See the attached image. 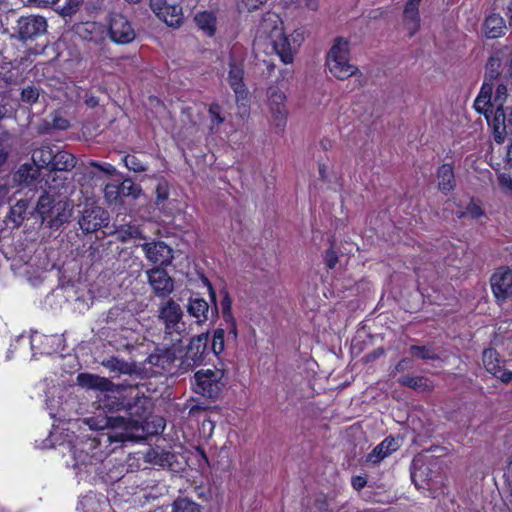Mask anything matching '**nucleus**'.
<instances>
[{
  "label": "nucleus",
  "instance_id": "f257e3e1",
  "mask_svg": "<svg viewBox=\"0 0 512 512\" xmlns=\"http://www.w3.org/2000/svg\"><path fill=\"white\" fill-rule=\"evenodd\" d=\"M500 66L499 56L489 57L485 81L473 104L474 109L485 116L497 143H503L512 134V96L508 95L504 84H498L493 95V85L487 81L488 78L493 80L500 75Z\"/></svg>",
  "mask_w": 512,
  "mask_h": 512
},
{
  "label": "nucleus",
  "instance_id": "f03ea898",
  "mask_svg": "<svg viewBox=\"0 0 512 512\" xmlns=\"http://www.w3.org/2000/svg\"><path fill=\"white\" fill-rule=\"evenodd\" d=\"M100 413L85 420L86 424L94 430L112 429L116 432L109 436L110 442L134 441L141 437L143 427L137 420L122 416H109L108 413L120 411L125 408L122 399L114 395H104L98 399Z\"/></svg>",
  "mask_w": 512,
  "mask_h": 512
},
{
  "label": "nucleus",
  "instance_id": "7ed1b4c3",
  "mask_svg": "<svg viewBox=\"0 0 512 512\" xmlns=\"http://www.w3.org/2000/svg\"><path fill=\"white\" fill-rule=\"evenodd\" d=\"M261 34L269 40L273 50L285 64L293 62L294 53L300 45L302 37L299 33L292 35V40L284 33L283 23L275 13H266L259 26Z\"/></svg>",
  "mask_w": 512,
  "mask_h": 512
},
{
  "label": "nucleus",
  "instance_id": "20e7f679",
  "mask_svg": "<svg viewBox=\"0 0 512 512\" xmlns=\"http://www.w3.org/2000/svg\"><path fill=\"white\" fill-rule=\"evenodd\" d=\"M326 64L330 73L340 80H345L358 71V68L350 63V45L343 37L335 39L327 54Z\"/></svg>",
  "mask_w": 512,
  "mask_h": 512
},
{
  "label": "nucleus",
  "instance_id": "39448f33",
  "mask_svg": "<svg viewBox=\"0 0 512 512\" xmlns=\"http://www.w3.org/2000/svg\"><path fill=\"white\" fill-rule=\"evenodd\" d=\"M183 316L181 306L172 298L161 302L158 307V319L164 326L165 335L170 336L173 342H180L186 335Z\"/></svg>",
  "mask_w": 512,
  "mask_h": 512
},
{
  "label": "nucleus",
  "instance_id": "423d86ee",
  "mask_svg": "<svg viewBox=\"0 0 512 512\" xmlns=\"http://www.w3.org/2000/svg\"><path fill=\"white\" fill-rule=\"evenodd\" d=\"M36 210L42 222L57 229L71 217L72 205L66 200L55 201L50 195L43 194L38 199Z\"/></svg>",
  "mask_w": 512,
  "mask_h": 512
},
{
  "label": "nucleus",
  "instance_id": "0eeeda50",
  "mask_svg": "<svg viewBox=\"0 0 512 512\" xmlns=\"http://www.w3.org/2000/svg\"><path fill=\"white\" fill-rule=\"evenodd\" d=\"M224 372L220 369H201L194 375L195 391L204 397L216 399L220 396L225 383Z\"/></svg>",
  "mask_w": 512,
  "mask_h": 512
},
{
  "label": "nucleus",
  "instance_id": "6e6552de",
  "mask_svg": "<svg viewBox=\"0 0 512 512\" xmlns=\"http://www.w3.org/2000/svg\"><path fill=\"white\" fill-rule=\"evenodd\" d=\"M47 26V21L42 16L33 14L21 16L14 28L15 37L22 42L35 40L46 33Z\"/></svg>",
  "mask_w": 512,
  "mask_h": 512
},
{
  "label": "nucleus",
  "instance_id": "1a4fd4ad",
  "mask_svg": "<svg viewBox=\"0 0 512 512\" xmlns=\"http://www.w3.org/2000/svg\"><path fill=\"white\" fill-rule=\"evenodd\" d=\"M267 105L270 119L273 125L279 130H283L287 120L286 95L278 87L272 86L267 91Z\"/></svg>",
  "mask_w": 512,
  "mask_h": 512
},
{
  "label": "nucleus",
  "instance_id": "9d476101",
  "mask_svg": "<svg viewBox=\"0 0 512 512\" xmlns=\"http://www.w3.org/2000/svg\"><path fill=\"white\" fill-rule=\"evenodd\" d=\"M108 221L109 214L107 211L94 203H87L78 223L83 232L93 233L107 226Z\"/></svg>",
  "mask_w": 512,
  "mask_h": 512
},
{
  "label": "nucleus",
  "instance_id": "9b49d317",
  "mask_svg": "<svg viewBox=\"0 0 512 512\" xmlns=\"http://www.w3.org/2000/svg\"><path fill=\"white\" fill-rule=\"evenodd\" d=\"M107 34L111 41L122 45L131 43L136 37L132 24L121 14H112L110 16Z\"/></svg>",
  "mask_w": 512,
  "mask_h": 512
},
{
  "label": "nucleus",
  "instance_id": "f8f14e48",
  "mask_svg": "<svg viewBox=\"0 0 512 512\" xmlns=\"http://www.w3.org/2000/svg\"><path fill=\"white\" fill-rule=\"evenodd\" d=\"M150 8L169 27H179L184 19L182 7L167 0H150Z\"/></svg>",
  "mask_w": 512,
  "mask_h": 512
},
{
  "label": "nucleus",
  "instance_id": "ddd939ff",
  "mask_svg": "<svg viewBox=\"0 0 512 512\" xmlns=\"http://www.w3.org/2000/svg\"><path fill=\"white\" fill-rule=\"evenodd\" d=\"M148 284L153 293L159 298L168 297L174 290V280L162 268H152L146 271Z\"/></svg>",
  "mask_w": 512,
  "mask_h": 512
},
{
  "label": "nucleus",
  "instance_id": "4468645a",
  "mask_svg": "<svg viewBox=\"0 0 512 512\" xmlns=\"http://www.w3.org/2000/svg\"><path fill=\"white\" fill-rule=\"evenodd\" d=\"M229 71H228V82L230 87L233 89L236 97L244 98L247 94L246 86L243 81L244 77V66L243 59L236 56V51L233 50L229 57Z\"/></svg>",
  "mask_w": 512,
  "mask_h": 512
},
{
  "label": "nucleus",
  "instance_id": "2eb2a0df",
  "mask_svg": "<svg viewBox=\"0 0 512 512\" xmlns=\"http://www.w3.org/2000/svg\"><path fill=\"white\" fill-rule=\"evenodd\" d=\"M208 340V333H202L190 340L182 360V364L186 368H193L194 366L200 365L203 362Z\"/></svg>",
  "mask_w": 512,
  "mask_h": 512
},
{
  "label": "nucleus",
  "instance_id": "dca6fc26",
  "mask_svg": "<svg viewBox=\"0 0 512 512\" xmlns=\"http://www.w3.org/2000/svg\"><path fill=\"white\" fill-rule=\"evenodd\" d=\"M491 287L498 301L506 300L512 295V271L507 267H501L491 277Z\"/></svg>",
  "mask_w": 512,
  "mask_h": 512
},
{
  "label": "nucleus",
  "instance_id": "f3484780",
  "mask_svg": "<svg viewBox=\"0 0 512 512\" xmlns=\"http://www.w3.org/2000/svg\"><path fill=\"white\" fill-rule=\"evenodd\" d=\"M141 247L146 258L154 264L167 266L173 259L172 248L162 241L147 242Z\"/></svg>",
  "mask_w": 512,
  "mask_h": 512
},
{
  "label": "nucleus",
  "instance_id": "a211bd4d",
  "mask_svg": "<svg viewBox=\"0 0 512 512\" xmlns=\"http://www.w3.org/2000/svg\"><path fill=\"white\" fill-rule=\"evenodd\" d=\"M437 475L436 464L427 463L420 459L413 461L411 479L417 488L425 489Z\"/></svg>",
  "mask_w": 512,
  "mask_h": 512
},
{
  "label": "nucleus",
  "instance_id": "6ab92c4d",
  "mask_svg": "<svg viewBox=\"0 0 512 512\" xmlns=\"http://www.w3.org/2000/svg\"><path fill=\"white\" fill-rule=\"evenodd\" d=\"M422 0H408L403 11V25L408 32V36H414L420 29L419 6Z\"/></svg>",
  "mask_w": 512,
  "mask_h": 512
},
{
  "label": "nucleus",
  "instance_id": "aec40b11",
  "mask_svg": "<svg viewBox=\"0 0 512 512\" xmlns=\"http://www.w3.org/2000/svg\"><path fill=\"white\" fill-rule=\"evenodd\" d=\"M76 32L84 41L101 44L107 36L106 27L97 22H85L77 25Z\"/></svg>",
  "mask_w": 512,
  "mask_h": 512
},
{
  "label": "nucleus",
  "instance_id": "412c9836",
  "mask_svg": "<svg viewBox=\"0 0 512 512\" xmlns=\"http://www.w3.org/2000/svg\"><path fill=\"white\" fill-rule=\"evenodd\" d=\"M507 26L505 19L498 13L488 15L483 23L484 35L489 39H496L505 35Z\"/></svg>",
  "mask_w": 512,
  "mask_h": 512
},
{
  "label": "nucleus",
  "instance_id": "4be33fe9",
  "mask_svg": "<svg viewBox=\"0 0 512 512\" xmlns=\"http://www.w3.org/2000/svg\"><path fill=\"white\" fill-rule=\"evenodd\" d=\"M187 313L195 318L196 323L201 325L209 319L210 307L207 301L201 297H190L186 305Z\"/></svg>",
  "mask_w": 512,
  "mask_h": 512
},
{
  "label": "nucleus",
  "instance_id": "5701e85b",
  "mask_svg": "<svg viewBox=\"0 0 512 512\" xmlns=\"http://www.w3.org/2000/svg\"><path fill=\"white\" fill-rule=\"evenodd\" d=\"M399 448V442L393 437L385 438L378 444L372 452L367 455V461L372 464L380 463L384 458L388 457L392 452Z\"/></svg>",
  "mask_w": 512,
  "mask_h": 512
},
{
  "label": "nucleus",
  "instance_id": "b1692460",
  "mask_svg": "<svg viewBox=\"0 0 512 512\" xmlns=\"http://www.w3.org/2000/svg\"><path fill=\"white\" fill-rule=\"evenodd\" d=\"M77 382L84 388L99 390L101 392L110 391L114 386L109 379L89 373L79 374L77 376Z\"/></svg>",
  "mask_w": 512,
  "mask_h": 512
},
{
  "label": "nucleus",
  "instance_id": "393cba45",
  "mask_svg": "<svg viewBox=\"0 0 512 512\" xmlns=\"http://www.w3.org/2000/svg\"><path fill=\"white\" fill-rule=\"evenodd\" d=\"M438 189L443 194L447 195L456 187V181L453 168L450 164H443L438 168Z\"/></svg>",
  "mask_w": 512,
  "mask_h": 512
},
{
  "label": "nucleus",
  "instance_id": "a878e982",
  "mask_svg": "<svg viewBox=\"0 0 512 512\" xmlns=\"http://www.w3.org/2000/svg\"><path fill=\"white\" fill-rule=\"evenodd\" d=\"M145 462L159 467H168L172 463L173 455L160 447L150 448L144 456Z\"/></svg>",
  "mask_w": 512,
  "mask_h": 512
},
{
  "label": "nucleus",
  "instance_id": "bb28decb",
  "mask_svg": "<svg viewBox=\"0 0 512 512\" xmlns=\"http://www.w3.org/2000/svg\"><path fill=\"white\" fill-rule=\"evenodd\" d=\"M54 149L50 145H41L32 152V161L34 166L39 169L49 168L51 170Z\"/></svg>",
  "mask_w": 512,
  "mask_h": 512
},
{
  "label": "nucleus",
  "instance_id": "cd10ccee",
  "mask_svg": "<svg viewBox=\"0 0 512 512\" xmlns=\"http://www.w3.org/2000/svg\"><path fill=\"white\" fill-rule=\"evenodd\" d=\"M53 157L52 171H70L76 165L74 155L67 151L55 150Z\"/></svg>",
  "mask_w": 512,
  "mask_h": 512
},
{
  "label": "nucleus",
  "instance_id": "c85d7f7f",
  "mask_svg": "<svg viewBox=\"0 0 512 512\" xmlns=\"http://www.w3.org/2000/svg\"><path fill=\"white\" fill-rule=\"evenodd\" d=\"M195 23L207 36H213L216 31L217 19L213 12L202 11L195 15Z\"/></svg>",
  "mask_w": 512,
  "mask_h": 512
},
{
  "label": "nucleus",
  "instance_id": "c756f323",
  "mask_svg": "<svg viewBox=\"0 0 512 512\" xmlns=\"http://www.w3.org/2000/svg\"><path fill=\"white\" fill-rule=\"evenodd\" d=\"M102 365L110 372L131 375L136 371L135 365L117 357H110L102 361Z\"/></svg>",
  "mask_w": 512,
  "mask_h": 512
},
{
  "label": "nucleus",
  "instance_id": "7c9ffc66",
  "mask_svg": "<svg viewBox=\"0 0 512 512\" xmlns=\"http://www.w3.org/2000/svg\"><path fill=\"white\" fill-rule=\"evenodd\" d=\"M482 360L486 371L490 374L497 375L499 372H501L502 361L495 349H485L483 351Z\"/></svg>",
  "mask_w": 512,
  "mask_h": 512
},
{
  "label": "nucleus",
  "instance_id": "2f4dec72",
  "mask_svg": "<svg viewBox=\"0 0 512 512\" xmlns=\"http://www.w3.org/2000/svg\"><path fill=\"white\" fill-rule=\"evenodd\" d=\"M399 383L421 392L430 391L433 388L431 382L422 376H402L399 378Z\"/></svg>",
  "mask_w": 512,
  "mask_h": 512
},
{
  "label": "nucleus",
  "instance_id": "473e14b6",
  "mask_svg": "<svg viewBox=\"0 0 512 512\" xmlns=\"http://www.w3.org/2000/svg\"><path fill=\"white\" fill-rule=\"evenodd\" d=\"M171 512H201V506L188 498H177L171 505Z\"/></svg>",
  "mask_w": 512,
  "mask_h": 512
},
{
  "label": "nucleus",
  "instance_id": "72a5a7b5",
  "mask_svg": "<svg viewBox=\"0 0 512 512\" xmlns=\"http://www.w3.org/2000/svg\"><path fill=\"white\" fill-rule=\"evenodd\" d=\"M40 169L29 164L22 165L18 170L19 180L25 184H30L39 177Z\"/></svg>",
  "mask_w": 512,
  "mask_h": 512
},
{
  "label": "nucleus",
  "instance_id": "f704fd0d",
  "mask_svg": "<svg viewBox=\"0 0 512 512\" xmlns=\"http://www.w3.org/2000/svg\"><path fill=\"white\" fill-rule=\"evenodd\" d=\"M40 96V89L34 85H27L21 91V101L28 105L35 104Z\"/></svg>",
  "mask_w": 512,
  "mask_h": 512
},
{
  "label": "nucleus",
  "instance_id": "c9c22d12",
  "mask_svg": "<svg viewBox=\"0 0 512 512\" xmlns=\"http://www.w3.org/2000/svg\"><path fill=\"white\" fill-rule=\"evenodd\" d=\"M121 196H122L121 184L118 185V184L110 183L105 186L104 197L110 205L117 204Z\"/></svg>",
  "mask_w": 512,
  "mask_h": 512
},
{
  "label": "nucleus",
  "instance_id": "e433bc0d",
  "mask_svg": "<svg viewBox=\"0 0 512 512\" xmlns=\"http://www.w3.org/2000/svg\"><path fill=\"white\" fill-rule=\"evenodd\" d=\"M117 234H118V238L122 242H126L130 239H135V238L141 237L140 230L138 229V227L133 226V225H122L117 230Z\"/></svg>",
  "mask_w": 512,
  "mask_h": 512
},
{
  "label": "nucleus",
  "instance_id": "4c0bfd02",
  "mask_svg": "<svg viewBox=\"0 0 512 512\" xmlns=\"http://www.w3.org/2000/svg\"><path fill=\"white\" fill-rule=\"evenodd\" d=\"M124 163L129 170L137 173L147 170V165L136 155H126L124 157Z\"/></svg>",
  "mask_w": 512,
  "mask_h": 512
},
{
  "label": "nucleus",
  "instance_id": "58836bf2",
  "mask_svg": "<svg viewBox=\"0 0 512 512\" xmlns=\"http://www.w3.org/2000/svg\"><path fill=\"white\" fill-rule=\"evenodd\" d=\"M410 353L414 357H418V358H421V359L434 360V359L437 358V355L428 346H416V345H413V346L410 347Z\"/></svg>",
  "mask_w": 512,
  "mask_h": 512
},
{
  "label": "nucleus",
  "instance_id": "ea45409f",
  "mask_svg": "<svg viewBox=\"0 0 512 512\" xmlns=\"http://www.w3.org/2000/svg\"><path fill=\"white\" fill-rule=\"evenodd\" d=\"M268 0H238L239 11L253 12L264 6Z\"/></svg>",
  "mask_w": 512,
  "mask_h": 512
},
{
  "label": "nucleus",
  "instance_id": "a19ab883",
  "mask_svg": "<svg viewBox=\"0 0 512 512\" xmlns=\"http://www.w3.org/2000/svg\"><path fill=\"white\" fill-rule=\"evenodd\" d=\"M224 335L225 331L222 328L214 331L211 348L216 355L224 351Z\"/></svg>",
  "mask_w": 512,
  "mask_h": 512
},
{
  "label": "nucleus",
  "instance_id": "79ce46f5",
  "mask_svg": "<svg viewBox=\"0 0 512 512\" xmlns=\"http://www.w3.org/2000/svg\"><path fill=\"white\" fill-rule=\"evenodd\" d=\"M209 115L211 119V130H217L218 127L224 122V118L221 116V108L218 104H212L209 107Z\"/></svg>",
  "mask_w": 512,
  "mask_h": 512
},
{
  "label": "nucleus",
  "instance_id": "37998d69",
  "mask_svg": "<svg viewBox=\"0 0 512 512\" xmlns=\"http://www.w3.org/2000/svg\"><path fill=\"white\" fill-rule=\"evenodd\" d=\"M483 215V210L482 208L477 204L475 203L474 201H471L465 211L461 212L459 214V218H462V217H470L472 219H476V218H479Z\"/></svg>",
  "mask_w": 512,
  "mask_h": 512
},
{
  "label": "nucleus",
  "instance_id": "c03bdc74",
  "mask_svg": "<svg viewBox=\"0 0 512 512\" xmlns=\"http://www.w3.org/2000/svg\"><path fill=\"white\" fill-rule=\"evenodd\" d=\"M122 196H132L136 198L140 193V188L131 180H124L121 183Z\"/></svg>",
  "mask_w": 512,
  "mask_h": 512
},
{
  "label": "nucleus",
  "instance_id": "a18cd8bd",
  "mask_svg": "<svg viewBox=\"0 0 512 512\" xmlns=\"http://www.w3.org/2000/svg\"><path fill=\"white\" fill-rule=\"evenodd\" d=\"M221 309H222V314H223L224 320H232V318H234L232 315V312H231L232 300L227 293L224 295L223 299L221 300Z\"/></svg>",
  "mask_w": 512,
  "mask_h": 512
},
{
  "label": "nucleus",
  "instance_id": "49530a36",
  "mask_svg": "<svg viewBox=\"0 0 512 512\" xmlns=\"http://www.w3.org/2000/svg\"><path fill=\"white\" fill-rule=\"evenodd\" d=\"M324 261L328 268H335L338 262V255L333 249L326 250L324 254Z\"/></svg>",
  "mask_w": 512,
  "mask_h": 512
},
{
  "label": "nucleus",
  "instance_id": "de8ad7c7",
  "mask_svg": "<svg viewBox=\"0 0 512 512\" xmlns=\"http://www.w3.org/2000/svg\"><path fill=\"white\" fill-rule=\"evenodd\" d=\"M367 484V479L363 476H354L352 477V480H351V485L352 487L357 490V491H360L361 489H363Z\"/></svg>",
  "mask_w": 512,
  "mask_h": 512
},
{
  "label": "nucleus",
  "instance_id": "09e8293b",
  "mask_svg": "<svg viewBox=\"0 0 512 512\" xmlns=\"http://www.w3.org/2000/svg\"><path fill=\"white\" fill-rule=\"evenodd\" d=\"M90 165L93 166V167L98 168L99 170L105 172L108 175H112L115 172V168L111 164H104L103 165V164H100L98 162L91 161Z\"/></svg>",
  "mask_w": 512,
  "mask_h": 512
},
{
  "label": "nucleus",
  "instance_id": "8fccbe9b",
  "mask_svg": "<svg viewBox=\"0 0 512 512\" xmlns=\"http://www.w3.org/2000/svg\"><path fill=\"white\" fill-rule=\"evenodd\" d=\"M494 376L500 379L505 384L510 383L512 381V371L510 370H504L501 368V372Z\"/></svg>",
  "mask_w": 512,
  "mask_h": 512
},
{
  "label": "nucleus",
  "instance_id": "3c124183",
  "mask_svg": "<svg viewBox=\"0 0 512 512\" xmlns=\"http://www.w3.org/2000/svg\"><path fill=\"white\" fill-rule=\"evenodd\" d=\"M69 121L63 118L54 119L53 126L57 129L65 130L69 127Z\"/></svg>",
  "mask_w": 512,
  "mask_h": 512
},
{
  "label": "nucleus",
  "instance_id": "603ef678",
  "mask_svg": "<svg viewBox=\"0 0 512 512\" xmlns=\"http://www.w3.org/2000/svg\"><path fill=\"white\" fill-rule=\"evenodd\" d=\"M228 324V334L232 335L233 338H237V325L234 318L232 320H225Z\"/></svg>",
  "mask_w": 512,
  "mask_h": 512
},
{
  "label": "nucleus",
  "instance_id": "864d4df0",
  "mask_svg": "<svg viewBox=\"0 0 512 512\" xmlns=\"http://www.w3.org/2000/svg\"><path fill=\"white\" fill-rule=\"evenodd\" d=\"M157 203H160V202H163L164 200H166L168 198V193L166 191V189L164 187H162L161 185H159L157 187Z\"/></svg>",
  "mask_w": 512,
  "mask_h": 512
},
{
  "label": "nucleus",
  "instance_id": "5fc2aeb1",
  "mask_svg": "<svg viewBox=\"0 0 512 512\" xmlns=\"http://www.w3.org/2000/svg\"><path fill=\"white\" fill-rule=\"evenodd\" d=\"M58 1L59 0H33L39 7H48L56 4Z\"/></svg>",
  "mask_w": 512,
  "mask_h": 512
},
{
  "label": "nucleus",
  "instance_id": "6e6d98bb",
  "mask_svg": "<svg viewBox=\"0 0 512 512\" xmlns=\"http://www.w3.org/2000/svg\"><path fill=\"white\" fill-rule=\"evenodd\" d=\"M81 2L82 0H70L69 6L65 8L66 14H70L74 10V8H76Z\"/></svg>",
  "mask_w": 512,
  "mask_h": 512
},
{
  "label": "nucleus",
  "instance_id": "4d7b16f0",
  "mask_svg": "<svg viewBox=\"0 0 512 512\" xmlns=\"http://www.w3.org/2000/svg\"><path fill=\"white\" fill-rule=\"evenodd\" d=\"M409 363V360L408 359H402L401 361H399V363L396 365L395 369L398 371V372H403L406 368H407V365Z\"/></svg>",
  "mask_w": 512,
  "mask_h": 512
},
{
  "label": "nucleus",
  "instance_id": "13d9d810",
  "mask_svg": "<svg viewBox=\"0 0 512 512\" xmlns=\"http://www.w3.org/2000/svg\"><path fill=\"white\" fill-rule=\"evenodd\" d=\"M306 6L311 10H317L318 8V0H305Z\"/></svg>",
  "mask_w": 512,
  "mask_h": 512
},
{
  "label": "nucleus",
  "instance_id": "bf43d9fd",
  "mask_svg": "<svg viewBox=\"0 0 512 512\" xmlns=\"http://www.w3.org/2000/svg\"><path fill=\"white\" fill-rule=\"evenodd\" d=\"M505 476L507 477V481L512 483V460L508 463L507 470L505 472Z\"/></svg>",
  "mask_w": 512,
  "mask_h": 512
},
{
  "label": "nucleus",
  "instance_id": "052dcab7",
  "mask_svg": "<svg viewBox=\"0 0 512 512\" xmlns=\"http://www.w3.org/2000/svg\"><path fill=\"white\" fill-rule=\"evenodd\" d=\"M7 154L8 153L5 147L2 144H0V164L5 161Z\"/></svg>",
  "mask_w": 512,
  "mask_h": 512
},
{
  "label": "nucleus",
  "instance_id": "680f3d73",
  "mask_svg": "<svg viewBox=\"0 0 512 512\" xmlns=\"http://www.w3.org/2000/svg\"><path fill=\"white\" fill-rule=\"evenodd\" d=\"M208 290H209V294H210L211 299H212L214 302H216V295H215V291H214V289H213V287H212V285H211L210 283L208 284Z\"/></svg>",
  "mask_w": 512,
  "mask_h": 512
},
{
  "label": "nucleus",
  "instance_id": "e2e57ef3",
  "mask_svg": "<svg viewBox=\"0 0 512 512\" xmlns=\"http://www.w3.org/2000/svg\"><path fill=\"white\" fill-rule=\"evenodd\" d=\"M500 181H501V183H502L503 185H510V184H511V180H509V179L505 178L504 176H502V177L500 178Z\"/></svg>",
  "mask_w": 512,
  "mask_h": 512
},
{
  "label": "nucleus",
  "instance_id": "0e129e2a",
  "mask_svg": "<svg viewBox=\"0 0 512 512\" xmlns=\"http://www.w3.org/2000/svg\"><path fill=\"white\" fill-rule=\"evenodd\" d=\"M319 173H320L322 178H325V166L324 165H320Z\"/></svg>",
  "mask_w": 512,
  "mask_h": 512
},
{
  "label": "nucleus",
  "instance_id": "69168bd1",
  "mask_svg": "<svg viewBox=\"0 0 512 512\" xmlns=\"http://www.w3.org/2000/svg\"><path fill=\"white\" fill-rule=\"evenodd\" d=\"M87 104L89 106H94V105H96V101L94 99H90L89 101H87Z\"/></svg>",
  "mask_w": 512,
  "mask_h": 512
},
{
  "label": "nucleus",
  "instance_id": "338daca9",
  "mask_svg": "<svg viewBox=\"0 0 512 512\" xmlns=\"http://www.w3.org/2000/svg\"><path fill=\"white\" fill-rule=\"evenodd\" d=\"M5 111L4 108L0 106V119L4 116Z\"/></svg>",
  "mask_w": 512,
  "mask_h": 512
},
{
  "label": "nucleus",
  "instance_id": "774afa93",
  "mask_svg": "<svg viewBox=\"0 0 512 512\" xmlns=\"http://www.w3.org/2000/svg\"><path fill=\"white\" fill-rule=\"evenodd\" d=\"M73 455H74L75 458H79V459L81 458L80 455H77V451L76 450H73Z\"/></svg>",
  "mask_w": 512,
  "mask_h": 512
}]
</instances>
